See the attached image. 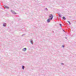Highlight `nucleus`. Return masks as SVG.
<instances>
[{"label": "nucleus", "mask_w": 76, "mask_h": 76, "mask_svg": "<svg viewBox=\"0 0 76 76\" xmlns=\"http://www.w3.org/2000/svg\"><path fill=\"white\" fill-rule=\"evenodd\" d=\"M50 18V20H52L53 19V16L52 14H50L49 16Z\"/></svg>", "instance_id": "1"}, {"label": "nucleus", "mask_w": 76, "mask_h": 76, "mask_svg": "<svg viewBox=\"0 0 76 76\" xmlns=\"http://www.w3.org/2000/svg\"><path fill=\"white\" fill-rule=\"evenodd\" d=\"M6 25H7V24H6V23H5L3 24V26H6Z\"/></svg>", "instance_id": "2"}, {"label": "nucleus", "mask_w": 76, "mask_h": 76, "mask_svg": "<svg viewBox=\"0 0 76 76\" xmlns=\"http://www.w3.org/2000/svg\"><path fill=\"white\" fill-rule=\"evenodd\" d=\"M26 48H24L23 49V51H26Z\"/></svg>", "instance_id": "3"}, {"label": "nucleus", "mask_w": 76, "mask_h": 76, "mask_svg": "<svg viewBox=\"0 0 76 76\" xmlns=\"http://www.w3.org/2000/svg\"><path fill=\"white\" fill-rule=\"evenodd\" d=\"M4 7H5V8H6V9H8L9 8V7H7V6H4Z\"/></svg>", "instance_id": "4"}, {"label": "nucleus", "mask_w": 76, "mask_h": 76, "mask_svg": "<svg viewBox=\"0 0 76 76\" xmlns=\"http://www.w3.org/2000/svg\"><path fill=\"white\" fill-rule=\"evenodd\" d=\"M48 22H50V19H48L47 20Z\"/></svg>", "instance_id": "5"}, {"label": "nucleus", "mask_w": 76, "mask_h": 76, "mask_svg": "<svg viewBox=\"0 0 76 76\" xmlns=\"http://www.w3.org/2000/svg\"><path fill=\"white\" fill-rule=\"evenodd\" d=\"M62 18L64 20H66V18H65V17H63Z\"/></svg>", "instance_id": "6"}, {"label": "nucleus", "mask_w": 76, "mask_h": 76, "mask_svg": "<svg viewBox=\"0 0 76 76\" xmlns=\"http://www.w3.org/2000/svg\"><path fill=\"white\" fill-rule=\"evenodd\" d=\"M67 22H68V23H69V25H70L71 24V23H70V21H67Z\"/></svg>", "instance_id": "7"}, {"label": "nucleus", "mask_w": 76, "mask_h": 76, "mask_svg": "<svg viewBox=\"0 0 76 76\" xmlns=\"http://www.w3.org/2000/svg\"><path fill=\"white\" fill-rule=\"evenodd\" d=\"M11 12H12V13H13L15 12V11H13L12 10H11Z\"/></svg>", "instance_id": "8"}, {"label": "nucleus", "mask_w": 76, "mask_h": 76, "mask_svg": "<svg viewBox=\"0 0 76 76\" xmlns=\"http://www.w3.org/2000/svg\"><path fill=\"white\" fill-rule=\"evenodd\" d=\"M22 69L23 70H24V66H22Z\"/></svg>", "instance_id": "9"}, {"label": "nucleus", "mask_w": 76, "mask_h": 76, "mask_svg": "<svg viewBox=\"0 0 76 76\" xmlns=\"http://www.w3.org/2000/svg\"><path fill=\"white\" fill-rule=\"evenodd\" d=\"M13 14H16V13L15 12H13Z\"/></svg>", "instance_id": "10"}, {"label": "nucleus", "mask_w": 76, "mask_h": 76, "mask_svg": "<svg viewBox=\"0 0 76 76\" xmlns=\"http://www.w3.org/2000/svg\"><path fill=\"white\" fill-rule=\"evenodd\" d=\"M61 64H62V65H64V64H63V63H61Z\"/></svg>", "instance_id": "11"}, {"label": "nucleus", "mask_w": 76, "mask_h": 76, "mask_svg": "<svg viewBox=\"0 0 76 76\" xmlns=\"http://www.w3.org/2000/svg\"><path fill=\"white\" fill-rule=\"evenodd\" d=\"M62 47H64V45H62Z\"/></svg>", "instance_id": "12"}, {"label": "nucleus", "mask_w": 76, "mask_h": 76, "mask_svg": "<svg viewBox=\"0 0 76 76\" xmlns=\"http://www.w3.org/2000/svg\"><path fill=\"white\" fill-rule=\"evenodd\" d=\"M60 25L61 26V24H60Z\"/></svg>", "instance_id": "13"}, {"label": "nucleus", "mask_w": 76, "mask_h": 76, "mask_svg": "<svg viewBox=\"0 0 76 76\" xmlns=\"http://www.w3.org/2000/svg\"><path fill=\"white\" fill-rule=\"evenodd\" d=\"M31 43L32 44H33V43L32 42H31Z\"/></svg>", "instance_id": "14"}]
</instances>
